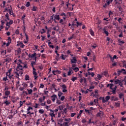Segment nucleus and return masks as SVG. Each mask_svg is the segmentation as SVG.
<instances>
[{
    "instance_id": "nucleus-1",
    "label": "nucleus",
    "mask_w": 126,
    "mask_h": 126,
    "mask_svg": "<svg viewBox=\"0 0 126 126\" xmlns=\"http://www.w3.org/2000/svg\"><path fill=\"white\" fill-rule=\"evenodd\" d=\"M14 62L17 63V64H18V66L16 68L17 71H19L20 70L23 71L24 68H28L26 63H25V62H22L21 59H19L18 61H16V60H15Z\"/></svg>"
},
{
    "instance_id": "nucleus-2",
    "label": "nucleus",
    "mask_w": 126,
    "mask_h": 126,
    "mask_svg": "<svg viewBox=\"0 0 126 126\" xmlns=\"http://www.w3.org/2000/svg\"><path fill=\"white\" fill-rule=\"evenodd\" d=\"M24 72L23 71H22V70H20V71H17V72H15V74H16V77L19 79V76L21 74V75H22V74H23Z\"/></svg>"
},
{
    "instance_id": "nucleus-3",
    "label": "nucleus",
    "mask_w": 126,
    "mask_h": 126,
    "mask_svg": "<svg viewBox=\"0 0 126 126\" xmlns=\"http://www.w3.org/2000/svg\"><path fill=\"white\" fill-rule=\"evenodd\" d=\"M17 46H20L21 48H24L25 45L21 41H17Z\"/></svg>"
},
{
    "instance_id": "nucleus-4",
    "label": "nucleus",
    "mask_w": 126,
    "mask_h": 126,
    "mask_svg": "<svg viewBox=\"0 0 126 126\" xmlns=\"http://www.w3.org/2000/svg\"><path fill=\"white\" fill-rule=\"evenodd\" d=\"M8 13H9L10 15H11L13 16H15L14 14L13 13V11L12 10L11 5H10V8H9V10H8Z\"/></svg>"
},
{
    "instance_id": "nucleus-5",
    "label": "nucleus",
    "mask_w": 126,
    "mask_h": 126,
    "mask_svg": "<svg viewBox=\"0 0 126 126\" xmlns=\"http://www.w3.org/2000/svg\"><path fill=\"white\" fill-rule=\"evenodd\" d=\"M36 55V54L35 52H34L33 54H32L31 55L30 54H29V58H31L32 59L35 57V61H36V59L37 58Z\"/></svg>"
},
{
    "instance_id": "nucleus-6",
    "label": "nucleus",
    "mask_w": 126,
    "mask_h": 126,
    "mask_svg": "<svg viewBox=\"0 0 126 126\" xmlns=\"http://www.w3.org/2000/svg\"><path fill=\"white\" fill-rule=\"evenodd\" d=\"M77 60L76 57H72V59H71V63H76Z\"/></svg>"
},
{
    "instance_id": "nucleus-7",
    "label": "nucleus",
    "mask_w": 126,
    "mask_h": 126,
    "mask_svg": "<svg viewBox=\"0 0 126 126\" xmlns=\"http://www.w3.org/2000/svg\"><path fill=\"white\" fill-rule=\"evenodd\" d=\"M102 31L103 32V33H104V34H106V36H109V32L107 31H106V29L105 27L103 29H102Z\"/></svg>"
},
{
    "instance_id": "nucleus-8",
    "label": "nucleus",
    "mask_w": 126,
    "mask_h": 126,
    "mask_svg": "<svg viewBox=\"0 0 126 126\" xmlns=\"http://www.w3.org/2000/svg\"><path fill=\"white\" fill-rule=\"evenodd\" d=\"M103 112L102 111H99V112L98 113L96 114V117H101L103 116Z\"/></svg>"
},
{
    "instance_id": "nucleus-9",
    "label": "nucleus",
    "mask_w": 126,
    "mask_h": 126,
    "mask_svg": "<svg viewBox=\"0 0 126 126\" xmlns=\"http://www.w3.org/2000/svg\"><path fill=\"white\" fill-rule=\"evenodd\" d=\"M118 43H119V45L120 46H121L122 45L124 44L125 43V41H121V39L120 38H119V39H118Z\"/></svg>"
},
{
    "instance_id": "nucleus-10",
    "label": "nucleus",
    "mask_w": 126,
    "mask_h": 126,
    "mask_svg": "<svg viewBox=\"0 0 126 126\" xmlns=\"http://www.w3.org/2000/svg\"><path fill=\"white\" fill-rule=\"evenodd\" d=\"M110 99H111V101H115L119 100L117 97H115L114 96H111V97H110Z\"/></svg>"
},
{
    "instance_id": "nucleus-11",
    "label": "nucleus",
    "mask_w": 126,
    "mask_h": 126,
    "mask_svg": "<svg viewBox=\"0 0 126 126\" xmlns=\"http://www.w3.org/2000/svg\"><path fill=\"white\" fill-rule=\"evenodd\" d=\"M9 74L7 72H6V77H4L3 78V81L6 82L8 80V79H7V77H8Z\"/></svg>"
},
{
    "instance_id": "nucleus-12",
    "label": "nucleus",
    "mask_w": 126,
    "mask_h": 126,
    "mask_svg": "<svg viewBox=\"0 0 126 126\" xmlns=\"http://www.w3.org/2000/svg\"><path fill=\"white\" fill-rule=\"evenodd\" d=\"M83 82H84V83H87V80H86V78H83V79L82 78L80 79V82L81 83H82Z\"/></svg>"
},
{
    "instance_id": "nucleus-13",
    "label": "nucleus",
    "mask_w": 126,
    "mask_h": 126,
    "mask_svg": "<svg viewBox=\"0 0 126 126\" xmlns=\"http://www.w3.org/2000/svg\"><path fill=\"white\" fill-rule=\"evenodd\" d=\"M61 58L62 60H65V59L67 58V56L66 55H64V54H62L60 58Z\"/></svg>"
},
{
    "instance_id": "nucleus-14",
    "label": "nucleus",
    "mask_w": 126,
    "mask_h": 126,
    "mask_svg": "<svg viewBox=\"0 0 126 126\" xmlns=\"http://www.w3.org/2000/svg\"><path fill=\"white\" fill-rule=\"evenodd\" d=\"M51 97H52V100L53 102H54L55 101L56 98H57V95H55V94L52 95V96H51Z\"/></svg>"
},
{
    "instance_id": "nucleus-15",
    "label": "nucleus",
    "mask_w": 126,
    "mask_h": 126,
    "mask_svg": "<svg viewBox=\"0 0 126 126\" xmlns=\"http://www.w3.org/2000/svg\"><path fill=\"white\" fill-rule=\"evenodd\" d=\"M119 98L120 99H123V98H124V94L123 93H120L119 94Z\"/></svg>"
},
{
    "instance_id": "nucleus-16",
    "label": "nucleus",
    "mask_w": 126,
    "mask_h": 126,
    "mask_svg": "<svg viewBox=\"0 0 126 126\" xmlns=\"http://www.w3.org/2000/svg\"><path fill=\"white\" fill-rule=\"evenodd\" d=\"M54 19L59 21L60 20V17L59 15H55L54 16Z\"/></svg>"
},
{
    "instance_id": "nucleus-17",
    "label": "nucleus",
    "mask_w": 126,
    "mask_h": 126,
    "mask_svg": "<svg viewBox=\"0 0 126 126\" xmlns=\"http://www.w3.org/2000/svg\"><path fill=\"white\" fill-rule=\"evenodd\" d=\"M50 112H52V113L50 114V115L51 116L52 118L55 117V114H54V111L50 109Z\"/></svg>"
},
{
    "instance_id": "nucleus-18",
    "label": "nucleus",
    "mask_w": 126,
    "mask_h": 126,
    "mask_svg": "<svg viewBox=\"0 0 126 126\" xmlns=\"http://www.w3.org/2000/svg\"><path fill=\"white\" fill-rule=\"evenodd\" d=\"M72 69L75 71V72H77L79 70V68L78 67H75L74 68H72Z\"/></svg>"
},
{
    "instance_id": "nucleus-19",
    "label": "nucleus",
    "mask_w": 126,
    "mask_h": 126,
    "mask_svg": "<svg viewBox=\"0 0 126 126\" xmlns=\"http://www.w3.org/2000/svg\"><path fill=\"white\" fill-rule=\"evenodd\" d=\"M107 87H109L110 90H113V84H107Z\"/></svg>"
},
{
    "instance_id": "nucleus-20",
    "label": "nucleus",
    "mask_w": 126,
    "mask_h": 126,
    "mask_svg": "<svg viewBox=\"0 0 126 126\" xmlns=\"http://www.w3.org/2000/svg\"><path fill=\"white\" fill-rule=\"evenodd\" d=\"M85 112H87L89 114L92 115V113L89 109H85Z\"/></svg>"
},
{
    "instance_id": "nucleus-21",
    "label": "nucleus",
    "mask_w": 126,
    "mask_h": 126,
    "mask_svg": "<svg viewBox=\"0 0 126 126\" xmlns=\"http://www.w3.org/2000/svg\"><path fill=\"white\" fill-rule=\"evenodd\" d=\"M90 33H91V35L94 36V33L92 29H90Z\"/></svg>"
},
{
    "instance_id": "nucleus-22",
    "label": "nucleus",
    "mask_w": 126,
    "mask_h": 126,
    "mask_svg": "<svg viewBox=\"0 0 126 126\" xmlns=\"http://www.w3.org/2000/svg\"><path fill=\"white\" fill-rule=\"evenodd\" d=\"M4 94H5V96H8V95H10V92L9 91H6L4 93Z\"/></svg>"
},
{
    "instance_id": "nucleus-23",
    "label": "nucleus",
    "mask_w": 126,
    "mask_h": 126,
    "mask_svg": "<svg viewBox=\"0 0 126 126\" xmlns=\"http://www.w3.org/2000/svg\"><path fill=\"white\" fill-rule=\"evenodd\" d=\"M122 73L121 70H120L119 69H117V76H119Z\"/></svg>"
},
{
    "instance_id": "nucleus-24",
    "label": "nucleus",
    "mask_w": 126,
    "mask_h": 126,
    "mask_svg": "<svg viewBox=\"0 0 126 126\" xmlns=\"http://www.w3.org/2000/svg\"><path fill=\"white\" fill-rule=\"evenodd\" d=\"M121 72L124 75H126V70L125 69H121Z\"/></svg>"
},
{
    "instance_id": "nucleus-25",
    "label": "nucleus",
    "mask_w": 126,
    "mask_h": 126,
    "mask_svg": "<svg viewBox=\"0 0 126 126\" xmlns=\"http://www.w3.org/2000/svg\"><path fill=\"white\" fill-rule=\"evenodd\" d=\"M116 89H117V87L115 86L114 87V90H112V91H111V92H112V94H116Z\"/></svg>"
},
{
    "instance_id": "nucleus-26",
    "label": "nucleus",
    "mask_w": 126,
    "mask_h": 126,
    "mask_svg": "<svg viewBox=\"0 0 126 126\" xmlns=\"http://www.w3.org/2000/svg\"><path fill=\"white\" fill-rule=\"evenodd\" d=\"M51 44H52V42H48V45L49 46V47L50 48H52V49H53L54 48V46L53 45H51Z\"/></svg>"
},
{
    "instance_id": "nucleus-27",
    "label": "nucleus",
    "mask_w": 126,
    "mask_h": 126,
    "mask_svg": "<svg viewBox=\"0 0 126 126\" xmlns=\"http://www.w3.org/2000/svg\"><path fill=\"white\" fill-rule=\"evenodd\" d=\"M62 114H63V117L64 118L66 117V114H67V112H63V111H62Z\"/></svg>"
},
{
    "instance_id": "nucleus-28",
    "label": "nucleus",
    "mask_w": 126,
    "mask_h": 126,
    "mask_svg": "<svg viewBox=\"0 0 126 126\" xmlns=\"http://www.w3.org/2000/svg\"><path fill=\"white\" fill-rule=\"evenodd\" d=\"M114 82L116 84H119L121 82V81L120 80H115Z\"/></svg>"
},
{
    "instance_id": "nucleus-29",
    "label": "nucleus",
    "mask_w": 126,
    "mask_h": 126,
    "mask_svg": "<svg viewBox=\"0 0 126 126\" xmlns=\"http://www.w3.org/2000/svg\"><path fill=\"white\" fill-rule=\"evenodd\" d=\"M76 23H77V25H76L77 27H78L79 26H82V25H83L82 23H80V22H78V21H77V22H76Z\"/></svg>"
},
{
    "instance_id": "nucleus-30",
    "label": "nucleus",
    "mask_w": 126,
    "mask_h": 126,
    "mask_svg": "<svg viewBox=\"0 0 126 126\" xmlns=\"http://www.w3.org/2000/svg\"><path fill=\"white\" fill-rule=\"evenodd\" d=\"M113 0H107L106 3H107V5H109L110 3L112 2Z\"/></svg>"
},
{
    "instance_id": "nucleus-31",
    "label": "nucleus",
    "mask_w": 126,
    "mask_h": 126,
    "mask_svg": "<svg viewBox=\"0 0 126 126\" xmlns=\"http://www.w3.org/2000/svg\"><path fill=\"white\" fill-rule=\"evenodd\" d=\"M12 70V68H11L10 69H9L7 71V72H6V73H8L9 74H11V71Z\"/></svg>"
},
{
    "instance_id": "nucleus-32",
    "label": "nucleus",
    "mask_w": 126,
    "mask_h": 126,
    "mask_svg": "<svg viewBox=\"0 0 126 126\" xmlns=\"http://www.w3.org/2000/svg\"><path fill=\"white\" fill-rule=\"evenodd\" d=\"M37 7L36 6H33V8H32V11H36V10H37Z\"/></svg>"
},
{
    "instance_id": "nucleus-33",
    "label": "nucleus",
    "mask_w": 126,
    "mask_h": 126,
    "mask_svg": "<svg viewBox=\"0 0 126 126\" xmlns=\"http://www.w3.org/2000/svg\"><path fill=\"white\" fill-rule=\"evenodd\" d=\"M61 87L63 88V89H66L67 87L65 86V85H61Z\"/></svg>"
},
{
    "instance_id": "nucleus-34",
    "label": "nucleus",
    "mask_w": 126,
    "mask_h": 126,
    "mask_svg": "<svg viewBox=\"0 0 126 126\" xmlns=\"http://www.w3.org/2000/svg\"><path fill=\"white\" fill-rule=\"evenodd\" d=\"M103 75L107 77L108 76V72L107 71H104V72H103Z\"/></svg>"
},
{
    "instance_id": "nucleus-35",
    "label": "nucleus",
    "mask_w": 126,
    "mask_h": 126,
    "mask_svg": "<svg viewBox=\"0 0 126 126\" xmlns=\"http://www.w3.org/2000/svg\"><path fill=\"white\" fill-rule=\"evenodd\" d=\"M123 32H121L120 34L118 35V37L120 38L123 37Z\"/></svg>"
},
{
    "instance_id": "nucleus-36",
    "label": "nucleus",
    "mask_w": 126,
    "mask_h": 126,
    "mask_svg": "<svg viewBox=\"0 0 126 126\" xmlns=\"http://www.w3.org/2000/svg\"><path fill=\"white\" fill-rule=\"evenodd\" d=\"M29 79H30V77H29V75H26V76H25V80L26 81H27V80H29Z\"/></svg>"
},
{
    "instance_id": "nucleus-37",
    "label": "nucleus",
    "mask_w": 126,
    "mask_h": 126,
    "mask_svg": "<svg viewBox=\"0 0 126 126\" xmlns=\"http://www.w3.org/2000/svg\"><path fill=\"white\" fill-rule=\"evenodd\" d=\"M33 74L34 75H37V73L36 72V69H35V68H33Z\"/></svg>"
},
{
    "instance_id": "nucleus-38",
    "label": "nucleus",
    "mask_w": 126,
    "mask_h": 126,
    "mask_svg": "<svg viewBox=\"0 0 126 126\" xmlns=\"http://www.w3.org/2000/svg\"><path fill=\"white\" fill-rule=\"evenodd\" d=\"M26 17V15L25 14H24L22 17V18H21V20L23 21V23L24 24L25 23V21H24V18Z\"/></svg>"
},
{
    "instance_id": "nucleus-39",
    "label": "nucleus",
    "mask_w": 126,
    "mask_h": 126,
    "mask_svg": "<svg viewBox=\"0 0 126 126\" xmlns=\"http://www.w3.org/2000/svg\"><path fill=\"white\" fill-rule=\"evenodd\" d=\"M77 79V77H73V78H72L71 80L74 82L75 81H76Z\"/></svg>"
},
{
    "instance_id": "nucleus-40",
    "label": "nucleus",
    "mask_w": 126,
    "mask_h": 126,
    "mask_svg": "<svg viewBox=\"0 0 126 126\" xmlns=\"http://www.w3.org/2000/svg\"><path fill=\"white\" fill-rule=\"evenodd\" d=\"M95 109L96 108H94V107H90V109L89 110L92 113L93 110H95Z\"/></svg>"
},
{
    "instance_id": "nucleus-41",
    "label": "nucleus",
    "mask_w": 126,
    "mask_h": 126,
    "mask_svg": "<svg viewBox=\"0 0 126 126\" xmlns=\"http://www.w3.org/2000/svg\"><path fill=\"white\" fill-rule=\"evenodd\" d=\"M95 74L93 73V72H92V73H90V72H89V75H91L92 77H94Z\"/></svg>"
},
{
    "instance_id": "nucleus-42",
    "label": "nucleus",
    "mask_w": 126,
    "mask_h": 126,
    "mask_svg": "<svg viewBox=\"0 0 126 126\" xmlns=\"http://www.w3.org/2000/svg\"><path fill=\"white\" fill-rule=\"evenodd\" d=\"M63 94V93H62V92H59L58 93V96L59 97V99H60V97Z\"/></svg>"
},
{
    "instance_id": "nucleus-43",
    "label": "nucleus",
    "mask_w": 126,
    "mask_h": 126,
    "mask_svg": "<svg viewBox=\"0 0 126 126\" xmlns=\"http://www.w3.org/2000/svg\"><path fill=\"white\" fill-rule=\"evenodd\" d=\"M98 99L94 100V103L96 105V103H98Z\"/></svg>"
},
{
    "instance_id": "nucleus-44",
    "label": "nucleus",
    "mask_w": 126,
    "mask_h": 126,
    "mask_svg": "<svg viewBox=\"0 0 126 126\" xmlns=\"http://www.w3.org/2000/svg\"><path fill=\"white\" fill-rule=\"evenodd\" d=\"M44 112V110H43V109H40V110H39V113L40 114H43Z\"/></svg>"
},
{
    "instance_id": "nucleus-45",
    "label": "nucleus",
    "mask_w": 126,
    "mask_h": 126,
    "mask_svg": "<svg viewBox=\"0 0 126 126\" xmlns=\"http://www.w3.org/2000/svg\"><path fill=\"white\" fill-rule=\"evenodd\" d=\"M28 92V93L29 94H32V90H27Z\"/></svg>"
},
{
    "instance_id": "nucleus-46",
    "label": "nucleus",
    "mask_w": 126,
    "mask_h": 126,
    "mask_svg": "<svg viewBox=\"0 0 126 126\" xmlns=\"http://www.w3.org/2000/svg\"><path fill=\"white\" fill-rule=\"evenodd\" d=\"M4 104H5L6 105H8L9 104H10V103L8 101L6 100V101L4 102Z\"/></svg>"
},
{
    "instance_id": "nucleus-47",
    "label": "nucleus",
    "mask_w": 126,
    "mask_h": 126,
    "mask_svg": "<svg viewBox=\"0 0 126 126\" xmlns=\"http://www.w3.org/2000/svg\"><path fill=\"white\" fill-rule=\"evenodd\" d=\"M111 98V97L110 96H107L105 97V99L106 101H108Z\"/></svg>"
},
{
    "instance_id": "nucleus-48",
    "label": "nucleus",
    "mask_w": 126,
    "mask_h": 126,
    "mask_svg": "<svg viewBox=\"0 0 126 126\" xmlns=\"http://www.w3.org/2000/svg\"><path fill=\"white\" fill-rule=\"evenodd\" d=\"M46 32V31L44 29H42V30H41V34H43L44 33H45Z\"/></svg>"
},
{
    "instance_id": "nucleus-49",
    "label": "nucleus",
    "mask_w": 126,
    "mask_h": 126,
    "mask_svg": "<svg viewBox=\"0 0 126 126\" xmlns=\"http://www.w3.org/2000/svg\"><path fill=\"white\" fill-rule=\"evenodd\" d=\"M5 17H6V19L9 20V14L8 13H6V15H5Z\"/></svg>"
},
{
    "instance_id": "nucleus-50",
    "label": "nucleus",
    "mask_w": 126,
    "mask_h": 126,
    "mask_svg": "<svg viewBox=\"0 0 126 126\" xmlns=\"http://www.w3.org/2000/svg\"><path fill=\"white\" fill-rule=\"evenodd\" d=\"M68 124H69V122H65V123H63V125L64 126H68Z\"/></svg>"
},
{
    "instance_id": "nucleus-51",
    "label": "nucleus",
    "mask_w": 126,
    "mask_h": 126,
    "mask_svg": "<svg viewBox=\"0 0 126 126\" xmlns=\"http://www.w3.org/2000/svg\"><path fill=\"white\" fill-rule=\"evenodd\" d=\"M89 105H91V106L95 105L93 101H91V102H90V104Z\"/></svg>"
},
{
    "instance_id": "nucleus-52",
    "label": "nucleus",
    "mask_w": 126,
    "mask_h": 126,
    "mask_svg": "<svg viewBox=\"0 0 126 126\" xmlns=\"http://www.w3.org/2000/svg\"><path fill=\"white\" fill-rule=\"evenodd\" d=\"M73 72H70V71H69L68 72L67 75H68V76H70V75H71L72 74H73Z\"/></svg>"
},
{
    "instance_id": "nucleus-53",
    "label": "nucleus",
    "mask_w": 126,
    "mask_h": 126,
    "mask_svg": "<svg viewBox=\"0 0 126 126\" xmlns=\"http://www.w3.org/2000/svg\"><path fill=\"white\" fill-rule=\"evenodd\" d=\"M115 105L116 107H120V103H119V102L115 103Z\"/></svg>"
},
{
    "instance_id": "nucleus-54",
    "label": "nucleus",
    "mask_w": 126,
    "mask_h": 126,
    "mask_svg": "<svg viewBox=\"0 0 126 126\" xmlns=\"http://www.w3.org/2000/svg\"><path fill=\"white\" fill-rule=\"evenodd\" d=\"M61 16H62V17H66V15L65 13L63 12L61 14Z\"/></svg>"
},
{
    "instance_id": "nucleus-55",
    "label": "nucleus",
    "mask_w": 126,
    "mask_h": 126,
    "mask_svg": "<svg viewBox=\"0 0 126 126\" xmlns=\"http://www.w3.org/2000/svg\"><path fill=\"white\" fill-rule=\"evenodd\" d=\"M58 121H59L58 125H59L60 123H61L63 122V119H60Z\"/></svg>"
},
{
    "instance_id": "nucleus-56",
    "label": "nucleus",
    "mask_w": 126,
    "mask_h": 126,
    "mask_svg": "<svg viewBox=\"0 0 126 126\" xmlns=\"http://www.w3.org/2000/svg\"><path fill=\"white\" fill-rule=\"evenodd\" d=\"M88 91H90V92H91L92 91H90L89 90V89H87V91H85L84 93L85 94H87L89 93V92Z\"/></svg>"
},
{
    "instance_id": "nucleus-57",
    "label": "nucleus",
    "mask_w": 126,
    "mask_h": 126,
    "mask_svg": "<svg viewBox=\"0 0 126 126\" xmlns=\"http://www.w3.org/2000/svg\"><path fill=\"white\" fill-rule=\"evenodd\" d=\"M65 121H66V122H69L71 121V119H70V118H68V119L65 118Z\"/></svg>"
},
{
    "instance_id": "nucleus-58",
    "label": "nucleus",
    "mask_w": 126,
    "mask_h": 126,
    "mask_svg": "<svg viewBox=\"0 0 126 126\" xmlns=\"http://www.w3.org/2000/svg\"><path fill=\"white\" fill-rule=\"evenodd\" d=\"M8 42L9 43H11V38H10V37H8Z\"/></svg>"
},
{
    "instance_id": "nucleus-59",
    "label": "nucleus",
    "mask_w": 126,
    "mask_h": 126,
    "mask_svg": "<svg viewBox=\"0 0 126 126\" xmlns=\"http://www.w3.org/2000/svg\"><path fill=\"white\" fill-rule=\"evenodd\" d=\"M30 6V2H27V3L26 4V6L28 7Z\"/></svg>"
},
{
    "instance_id": "nucleus-60",
    "label": "nucleus",
    "mask_w": 126,
    "mask_h": 126,
    "mask_svg": "<svg viewBox=\"0 0 126 126\" xmlns=\"http://www.w3.org/2000/svg\"><path fill=\"white\" fill-rule=\"evenodd\" d=\"M108 102L106 99H105L104 98H102V103H105L106 102Z\"/></svg>"
},
{
    "instance_id": "nucleus-61",
    "label": "nucleus",
    "mask_w": 126,
    "mask_h": 126,
    "mask_svg": "<svg viewBox=\"0 0 126 126\" xmlns=\"http://www.w3.org/2000/svg\"><path fill=\"white\" fill-rule=\"evenodd\" d=\"M57 103L59 105V104H61L62 103V102L60 100L58 99L57 100Z\"/></svg>"
},
{
    "instance_id": "nucleus-62",
    "label": "nucleus",
    "mask_w": 126,
    "mask_h": 126,
    "mask_svg": "<svg viewBox=\"0 0 126 126\" xmlns=\"http://www.w3.org/2000/svg\"><path fill=\"white\" fill-rule=\"evenodd\" d=\"M9 23V25H11L13 24V20H10V21L9 22H8Z\"/></svg>"
},
{
    "instance_id": "nucleus-63",
    "label": "nucleus",
    "mask_w": 126,
    "mask_h": 126,
    "mask_svg": "<svg viewBox=\"0 0 126 126\" xmlns=\"http://www.w3.org/2000/svg\"><path fill=\"white\" fill-rule=\"evenodd\" d=\"M75 115H76V113H71V117H73L75 116Z\"/></svg>"
},
{
    "instance_id": "nucleus-64",
    "label": "nucleus",
    "mask_w": 126,
    "mask_h": 126,
    "mask_svg": "<svg viewBox=\"0 0 126 126\" xmlns=\"http://www.w3.org/2000/svg\"><path fill=\"white\" fill-rule=\"evenodd\" d=\"M65 99V97L64 96H63L61 98V100L62 101H63Z\"/></svg>"
}]
</instances>
